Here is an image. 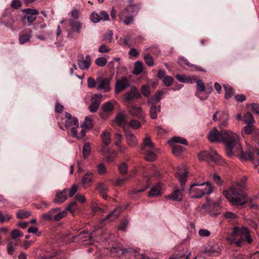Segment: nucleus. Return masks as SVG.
Wrapping results in <instances>:
<instances>
[{"label":"nucleus","mask_w":259,"mask_h":259,"mask_svg":"<svg viewBox=\"0 0 259 259\" xmlns=\"http://www.w3.org/2000/svg\"><path fill=\"white\" fill-rule=\"evenodd\" d=\"M247 180V177L243 176L239 182L231 187L229 190L224 191V195L233 205L241 206L247 202V195L244 192Z\"/></svg>","instance_id":"nucleus-1"},{"label":"nucleus","mask_w":259,"mask_h":259,"mask_svg":"<svg viewBox=\"0 0 259 259\" xmlns=\"http://www.w3.org/2000/svg\"><path fill=\"white\" fill-rule=\"evenodd\" d=\"M223 137V142L225 144L226 151L228 156L232 157L241 152L242 147L236 133L226 130L224 132Z\"/></svg>","instance_id":"nucleus-2"},{"label":"nucleus","mask_w":259,"mask_h":259,"mask_svg":"<svg viewBox=\"0 0 259 259\" xmlns=\"http://www.w3.org/2000/svg\"><path fill=\"white\" fill-rule=\"evenodd\" d=\"M138 6L133 4L132 0H129L127 7L118 13L119 21L126 25L132 24L134 17L138 14Z\"/></svg>","instance_id":"nucleus-3"},{"label":"nucleus","mask_w":259,"mask_h":259,"mask_svg":"<svg viewBox=\"0 0 259 259\" xmlns=\"http://www.w3.org/2000/svg\"><path fill=\"white\" fill-rule=\"evenodd\" d=\"M212 192V187L208 182L195 183L191 185L189 193L192 198H201L203 195L209 194Z\"/></svg>","instance_id":"nucleus-4"},{"label":"nucleus","mask_w":259,"mask_h":259,"mask_svg":"<svg viewBox=\"0 0 259 259\" xmlns=\"http://www.w3.org/2000/svg\"><path fill=\"white\" fill-rule=\"evenodd\" d=\"M232 235L233 238L232 239L231 242L236 244L237 246H241L245 240L248 243H251L252 242L249 232L246 228L234 227Z\"/></svg>","instance_id":"nucleus-5"},{"label":"nucleus","mask_w":259,"mask_h":259,"mask_svg":"<svg viewBox=\"0 0 259 259\" xmlns=\"http://www.w3.org/2000/svg\"><path fill=\"white\" fill-rule=\"evenodd\" d=\"M198 157L200 160L213 161L217 164H222L224 163L222 157L213 149H211L210 152L207 151L201 152Z\"/></svg>","instance_id":"nucleus-6"},{"label":"nucleus","mask_w":259,"mask_h":259,"mask_svg":"<svg viewBox=\"0 0 259 259\" xmlns=\"http://www.w3.org/2000/svg\"><path fill=\"white\" fill-rule=\"evenodd\" d=\"M112 253H117V254H125L126 253L131 252L134 256L135 259H150L148 256H145L143 253H140L137 250L133 248H121L117 247H112L111 249Z\"/></svg>","instance_id":"nucleus-7"},{"label":"nucleus","mask_w":259,"mask_h":259,"mask_svg":"<svg viewBox=\"0 0 259 259\" xmlns=\"http://www.w3.org/2000/svg\"><path fill=\"white\" fill-rule=\"evenodd\" d=\"M130 81L126 76L117 79L115 84L114 92L118 94L130 86Z\"/></svg>","instance_id":"nucleus-8"},{"label":"nucleus","mask_w":259,"mask_h":259,"mask_svg":"<svg viewBox=\"0 0 259 259\" xmlns=\"http://www.w3.org/2000/svg\"><path fill=\"white\" fill-rule=\"evenodd\" d=\"M22 11L25 13L23 19L27 20L29 23L28 25H31L32 24L36 18V15L39 14L38 11L36 9L29 8L23 9Z\"/></svg>","instance_id":"nucleus-9"},{"label":"nucleus","mask_w":259,"mask_h":259,"mask_svg":"<svg viewBox=\"0 0 259 259\" xmlns=\"http://www.w3.org/2000/svg\"><path fill=\"white\" fill-rule=\"evenodd\" d=\"M141 97V94L135 85H132L130 88V90L125 93L124 95V99L128 103L135 98L140 99Z\"/></svg>","instance_id":"nucleus-10"},{"label":"nucleus","mask_w":259,"mask_h":259,"mask_svg":"<svg viewBox=\"0 0 259 259\" xmlns=\"http://www.w3.org/2000/svg\"><path fill=\"white\" fill-rule=\"evenodd\" d=\"M224 133L220 132L215 127L211 130L208 136L211 142H221L223 140Z\"/></svg>","instance_id":"nucleus-11"},{"label":"nucleus","mask_w":259,"mask_h":259,"mask_svg":"<svg viewBox=\"0 0 259 259\" xmlns=\"http://www.w3.org/2000/svg\"><path fill=\"white\" fill-rule=\"evenodd\" d=\"M97 85L96 89L98 90H103L104 92L107 93L111 90L110 87V79L109 78H98L97 79Z\"/></svg>","instance_id":"nucleus-12"},{"label":"nucleus","mask_w":259,"mask_h":259,"mask_svg":"<svg viewBox=\"0 0 259 259\" xmlns=\"http://www.w3.org/2000/svg\"><path fill=\"white\" fill-rule=\"evenodd\" d=\"M147 104L151 106L149 110V114L151 118L153 119H156L158 117V114L160 112V105H156L155 103L152 102V99H149Z\"/></svg>","instance_id":"nucleus-13"},{"label":"nucleus","mask_w":259,"mask_h":259,"mask_svg":"<svg viewBox=\"0 0 259 259\" xmlns=\"http://www.w3.org/2000/svg\"><path fill=\"white\" fill-rule=\"evenodd\" d=\"M184 188L181 187V189L175 188L173 192L166 196L167 199L171 200L181 201L184 195Z\"/></svg>","instance_id":"nucleus-14"},{"label":"nucleus","mask_w":259,"mask_h":259,"mask_svg":"<svg viewBox=\"0 0 259 259\" xmlns=\"http://www.w3.org/2000/svg\"><path fill=\"white\" fill-rule=\"evenodd\" d=\"M68 189H64L62 191H58L54 199V203L61 204L67 200L68 197Z\"/></svg>","instance_id":"nucleus-15"},{"label":"nucleus","mask_w":259,"mask_h":259,"mask_svg":"<svg viewBox=\"0 0 259 259\" xmlns=\"http://www.w3.org/2000/svg\"><path fill=\"white\" fill-rule=\"evenodd\" d=\"M128 113L133 116L142 119L144 118V113L142 108L136 105H132L128 108Z\"/></svg>","instance_id":"nucleus-16"},{"label":"nucleus","mask_w":259,"mask_h":259,"mask_svg":"<svg viewBox=\"0 0 259 259\" xmlns=\"http://www.w3.org/2000/svg\"><path fill=\"white\" fill-rule=\"evenodd\" d=\"M60 210V208L56 207L51 209L48 212L42 214L41 216V220L42 221L53 222H55V213Z\"/></svg>","instance_id":"nucleus-17"},{"label":"nucleus","mask_w":259,"mask_h":259,"mask_svg":"<svg viewBox=\"0 0 259 259\" xmlns=\"http://www.w3.org/2000/svg\"><path fill=\"white\" fill-rule=\"evenodd\" d=\"M178 62L180 66H183L184 65H187L188 67L191 68L192 70H198L202 72L205 71V70L200 66L190 63L187 59L183 57H180L178 58Z\"/></svg>","instance_id":"nucleus-18"},{"label":"nucleus","mask_w":259,"mask_h":259,"mask_svg":"<svg viewBox=\"0 0 259 259\" xmlns=\"http://www.w3.org/2000/svg\"><path fill=\"white\" fill-rule=\"evenodd\" d=\"M229 114L226 111H219V126L221 128H224L228 125Z\"/></svg>","instance_id":"nucleus-19"},{"label":"nucleus","mask_w":259,"mask_h":259,"mask_svg":"<svg viewBox=\"0 0 259 259\" xmlns=\"http://www.w3.org/2000/svg\"><path fill=\"white\" fill-rule=\"evenodd\" d=\"M114 122L120 127L123 128V130L125 128V126L127 124V121L126 118L125 114L122 112H118L114 119Z\"/></svg>","instance_id":"nucleus-20"},{"label":"nucleus","mask_w":259,"mask_h":259,"mask_svg":"<svg viewBox=\"0 0 259 259\" xmlns=\"http://www.w3.org/2000/svg\"><path fill=\"white\" fill-rule=\"evenodd\" d=\"M124 132L127 144L130 147H135L137 145V139L134 134L128 129H124Z\"/></svg>","instance_id":"nucleus-21"},{"label":"nucleus","mask_w":259,"mask_h":259,"mask_svg":"<svg viewBox=\"0 0 259 259\" xmlns=\"http://www.w3.org/2000/svg\"><path fill=\"white\" fill-rule=\"evenodd\" d=\"M123 211L121 208L117 207L114 208L113 211H111L105 218V220H109L110 221H114L117 219L121 212Z\"/></svg>","instance_id":"nucleus-22"},{"label":"nucleus","mask_w":259,"mask_h":259,"mask_svg":"<svg viewBox=\"0 0 259 259\" xmlns=\"http://www.w3.org/2000/svg\"><path fill=\"white\" fill-rule=\"evenodd\" d=\"M207 255H218L221 252V249L217 246H208L203 251Z\"/></svg>","instance_id":"nucleus-23"},{"label":"nucleus","mask_w":259,"mask_h":259,"mask_svg":"<svg viewBox=\"0 0 259 259\" xmlns=\"http://www.w3.org/2000/svg\"><path fill=\"white\" fill-rule=\"evenodd\" d=\"M161 185L160 183H156L150 189L148 193L149 197H156L161 194Z\"/></svg>","instance_id":"nucleus-24"},{"label":"nucleus","mask_w":259,"mask_h":259,"mask_svg":"<svg viewBox=\"0 0 259 259\" xmlns=\"http://www.w3.org/2000/svg\"><path fill=\"white\" fill-rule=\"evenodd\" d=\"M78 66L81 70H87L90 66L89 61H85L83 55L78 56Z\"/></svg>","instance_id":"nucleus-25"},{"label":"nucleus","mask_w":259,"mask_h":259,"mask_svg":"<svg viewBox=\"0 0 259 259\" xmlns=\"http://www.w3.org/2000/svg\"><path fill=\"white\" fill-rule=\"evenodd\" d=\"M154 144L152 142L151 139L147 137L144 139L143 145L141 147L140 151L142 153H144V151L145 150L146 148H148L149 150H151L154 148Z\"/></svg>","instance_id":"nucleus-26"},{"label":"nucleus","mask_w":259,"mask_h":259,"mask_svg":"<svg viewBox=\"0 0 259 259\" xmlns=\"http://www.w3.org/2000/svg\"><path fill=\"white\" fill-rule=\"evenodd\" d=\"M101 137L103 143L105 146H108L111 143V134L107 130L102 132L101 134Z\"/></svg>","instance_id":"nucleus-27"},{"label":"nucleus","mask_w":259,"mask_h":259,"mask_svg":"<svg viewBox=\"0 0 259 259\" xmlns=\"http://www.w3.org/2000/svg\"><path fill=\"white\" fill-rule=\"evenodd\" d=\"M69 25L73 29L80 33L82 29V24L78 21L71 19L69 20Z\"/></svg>","instance_id":"nucleus-28"},{"label":"nucleus","mask_w":259,"mask_h":259,"mask_svg":"<svg viewBox=\"0 0 259 259\" xmlns=\"http://www.w3.org/2000/svg\"><path fill=\"white\" fill-rule=\"evenodd\" d=\"M97 190L99 192L102 197L107 199V193L108 192V187L103 184H99L97 187Z\"/></svg>","instance_id":"nucleus-29"},{"label":"nucleus","mask_w":259,"mask_h":259,"mask_svg":"<svg viewBox=\"0 0 259 259\" xmlns=\"http://www.w3.org/2000/svg\"><path fill=\"white\" fill-rule=\"evenodd\" d=\"M177 79L181 82H190L193 83L195 82V79L194 78H189L184 75L177 74L176 76Z\"/></svg>","instance_id":"nucleus-30"},{"label":"nucleus","mask_w":259,"mask_h":259,"mask_svg":"<svg viewBox=\"0 0 259 259\" xmlns=\"http://www.w3.org/2000/svg\"><path fill=\"white\" fill-rule=\"evenodd\" d=\"M176 177H177L180 181L181 187L184 188V186L185 185V182L187 180V173L186 171H185L182 174H180L179 172H177L176 174Z\"/></svg>","instance_id":"nucleus-31"},{"label":"nucleus","mask_w":259,"mask_h":259,"mask_svg":"<svg viewBox=\"0 0 259 259\" xmlns=\"http://www.w3.org/2000/svg\"><path fill=\"white\" fill-rule=\"evenodd\" d=\"M92 103L89 106V110L92 113L96 112L100 105V102L95 98H92Z\"/></svg>","instance_id":"nucleus-32"},{"label":"nucleus","mask_w":259,"mask_h":259,"mask_svg":"<svg viewBox=\"0 0 259 259\" xmlns=\"http://www.w3.org/2000/svg\"><path fill=\"white\" fill-rule=\"evenodd\" d=\"M224 88L226 92L225 95V99H230L234 94L232 87L229 84H224Z\"/></svg>","instance_id":"nucleus-33"},{"label":"nucleus","mask_w":259,"mask_h":259,"mask_svg":"<svg viewBox=\"0 0 259 259\" xmlns=\"http://www.w3.org/2000/svg\"><path fill=\"white\" fill-rule=\"evenodd\" d=\"M85 233H86V232L84 230L82 231L79 235L76 236L74 238H78V239L81 240L82 241H85L87 240L88 238L91 240L94 237V232H92L87 236L84 235Z\"/></svg>","instance_id":"nucleus-34"},{"label":"nucleus","mask_w":259,"mask_h":259,"mask_svg":"<svg viewBox=\"0 0 259 259\" xmlns=\"http://www.w3.org/2000/svg\"><path fill=\"white\" fill-rule=\"evenodd\" d=\"M143 69V64L140 61H136L134 65L133 73L135 75H139L141 73Z\"/></svg>","instance_id":"nucleus-35"},{"label":"nucleus","mask_w":259,"mask_h":259,"mask_svg":"<svg viewBox=\"0 0 259 259\" xmlns=\"http://www.w3.org/2000/svg\"><path fill=\"white\" fill-rule=\"evenodd\" d=\"M31 36V32L29 33L20 34L19 36V42L21 44H25L30 40Z\"/></svg>","instance_id":"nucleus-36"},{"label":"nucleus","mask_w":259,"mask_h":259,"mask_svg":"<svg viewBox=\"0 0 259 259\" xmlns=\"http://www.w3.org/2000/svg\"><path fill=\"white\" fill-rule=\"evenodd\" d=\"M65 125L66 128L73 125L79 127V122L77 118L73 117L71 119L66 120Z\"/></svg>","instance_id":"nucleus-37"},{"label":"nucleus","mask_w":259,"mask_h":259,"mask_svg":"<svg viewBox=\"0 0 259 259\" xmlns=\"http://www.w3.org/2000/svg\"><path fill=\"white\" fill-rule=\"evenodd\" d=\"M91 149L90 143L88 142L85 143L83 146L82 149L83 157L84 159H86L90 155Z\"/></svg>","instance_id":"nucleus-38"},{"label":"nucleus","mask_w":259,"mask_h":259,"mask_svg":"<svg viewBox=\"0 0 259 259\" xmlns=\"http://www.w3.org/2000/svg\"><path fill=\"white\" fill-rule=\"evenodd\" d=\"M169 143H181L182 144L186 145H187V142L186 139L183 138L179 137H174L171 138L169 141Z\"/></svg>","instance_id":"nucleus-39"},{"label":"nucleus","mask_w":259,"mask_h":259,"mask_svg":"<svg viewBox=\"0 0 259 259\" xmlns=\"http://www.w3.org/2000/svg\"><path fill=\"white\" fill-rule=\"evenodd\" d=\"M113 32L111 30H107L102 37V40L111 42L113 38Z\"/></svg>","instance_id":"nucleus-40"},{"label":"nucleus","mask_w":259,"mask_h":259,"mask_svg":"<svg viewBox=\"0 0 259 259\" xmlns=\"http://www.w3.org/2000/svg\"><path fill=\"white\" fill-rule=\"evenodd\" d=\"M17 246V242L13 243L12 242L9 241L7 244V252L9 254H13L15 250V247Z\"/></svg>","instance_id":"nucleus-41"},{"label":"nucleus","mask_w":259,"mask_h":259,"mask_svg":"<svg viewBox=\"0 0 259 259\" xmlns=\"http://www.w3.org/2000/svg\"><path fill=\"white\" fill-rule=\"evenodd\" d=\"M67 215V212H66V210H63L62 211H60L56 213V212L55 213V222H58L66 217Z\"/></svg>","instance_id":"nucleus-42"},{"label":"nucleus","mask_w":259,"mask_h":259,"mask_svg":"<svg viewBox=\"0 0 259 259\" xmlns=\"http://www.w3.org/2000/svg\"><path fill=\"white\" fill-rule=\"evenodd\" d=\"M149 180H150V178L148 177L146 179L147 184L145 186H144L143 188H141V189L135 188L131 191V193L136 194L138 193L142 192L144 191L145 190H146L148 188H149V187L150 186V183L149 182Z\"/></svg>","instance_id":"nucleus-43"},{"label":"nucleus","mask_w":259,"mask_h":259,"mask_svg":"<svg viewBox=\"0 0 259 259\" xmlns=\"http://www.w3.org/2000/svg\"><path fill=\"white\" fill-rule=\"evenodd\" d=\"M30 212L29 211H25L21 210L17 213V217L18 219H26L30 215Z\"/></svg>","instance_id":"nucleus-44"},{"label":"nucleus","mask_w":259,"mask_h":259,"mask_svg":"<svg viewBox=\"0 0 259 259\" xmlns=\"http://www.w3.org/2000/svg\"><path fill=\"white\" fill-rule=\"evenodd\" d=\"M237 155H240L241 156L242 158H243L246 160H252L254 158L253 153L251 152L243 153L242 151L239 154Z\"/></svg>","instance_id":"nucleus-45"},{"label":"nucleus","mask_w":259,"mask_h":259,"mask_svg":"<svg viewBox=\"0 0 259 259\" xmlns=\"http://www.w3.org/2000/svg\"><path fill=\"white\" fill-rule=\"evenodd\" d=\"M142 94L146 97H149L151 94L150 87L147 84H144L142 86L141 89Z\"/></svg>","instance_id":"nucleus-46"},{"label":"nucleus","mask_w":259,"mask_h":259,"mask_svg":"<svg viewBox=\"0 0 259 259\" xmlns=\"http://www.w3.org/2000/svg\"><path fill=\"white\" fill-rule=\"evenodd\" d=\"M93 174L92 172L86 173L82 178V182L83 184H88L92 181Z\"/></svg>","instance_id":"nucleus-47"},{"label":"nucleus","mask_w":259,"mask_h":259,"mask_svg":"<svg viewBox=\"0 0 259 259\" xmlns=\"http://www.w3.org/2000/svg\"><path fill=\"white\" fill-rule=\"evenodd\" d=\"M163 94V92L161 91H157L155 93L154 96L150 99L152 100V102H159L162 99Z\"/></svg>","instance_id":"nucleus-48"},{"label":"nucleus","mask_w":259,"mask_h":259,"mask_svg":"<svg viewBox=\"0 0 259 259\" xmlns=\"http://www.w3.org/2000/svg\"><path fill=\"white\" fill-rule=\"evenodd\" d=\"M144 60L146 64L149 66H152L154 65L153 57L149 54H146L144 57Z\"/></svg>","instance_id":"nucleus-49"},{"label":"nucleus","mask_w":259,"mask_h":259,"mask_svg":"<svg viewBox=\"0 0 259 259\" xmlns=\"http://www.w3.org/2000/svg\"><path fill=\"white\" fill-rule=\"evenodd\" d=\"M103 110L104 112H109L113 110L114 106L110 102H107L104 104L102 106Z\"/></svg>","instance_id":"nucleus-50"},{"label":"nucleus","mask_w":259,"mask_h":259,"mask_svg":"<svg viewBox=\"0 0 259 259\" xmlns=\"http://www.w3.org/2000/svg\"><path fill=\"white\" fill-rule=\"evenodd\" d=\"M118 170L122 175L126 174L128 170L127 164L124 162H122L118 165Z\"/></svg>","instance_id":"nucleus-51"},{"label":"nucleus","mask_w":259,"mask_h":259,"mask_svg":"<svg viewBox=\"0 0 259 259\" xmlns=\"http://www.w3.org/2000/svg\"><path fill=\"white\" fill-rule=\"evenodd\" d=\"M81 127L85 128L86 129L91 128L92 127V121L90 118L88 117H86L85 118V120L81 124Z\"/></svg>","instance_id":"nucleus-52"},{"label":"nucleus","mask_w":259,"mask_h":259,"mask_svg":"<svg viewBox=\"0 0 259 259\" xmlns=\"http://www.w3.org/2000/svg\"><path fill=\"white\" fill-rule=\"evenodd\" d=\"M107 59L104 57H99L95 60V63L97 65L103 67L107 64Z\"/></svg>","instance_id":"nucleus-53"},{"label":"nucleus","mask_w":259,"mask_h":259,"mask_svg":"<svg viewBox=\"0 0 259 259\" xmlns=\"http://www.w3.org/2000/svg\"><path fill=\"white\" fill-rule=\"evenodd\" d=\"M12 219V215L7 213L4 214L2 211H0V223H4L5 222H8Z\"/></svg>","instance_id":"nucleus-54"},{"label":"nucleus","mask_w":259,"mask_h":259,"mask_svg":"<svg viewBox=\"0 0 259 259\" xmlns=\"http://www.w3.org/2000/svg\"><path fill=\"white\" fill-rule=\"evenodd\" d=\"M128 125L134 129H138L141 125L140 122L136 119H132L130 120L128 123Z\"/></svg>","instance_id":"nucleus-55"},{"label":"nucleus","mask_w":259,"mask_h":259,"mask_svg":"<svg viewBox=\"0 0 259 259\" xmlns=\"http://www.w3.org/2000/svg\"><path fill=\"white\" fill-rule=\"evenodd\" d=\"M145 154V159L147 161H152L155 158L156 155L153 151L147 150Z\"/></svg>","instance_id":"nucleus-56"},{"label":"nucleus","mask_w":259,"mask_h":259,"mask_svg":"<svg viewBox=\"0 0 259 259\" xmlns=\"http://www.w3.org/2000/svg\"><path fill=\"white\" fill-rule=\"evenodd\" d=\"M246 125L244 127V131L247 135H250L254 131V127L252 123H246Z\"/></svg>","instance_id":"nucleus-57"},{"label":"nucleus","mask_w":259,"mask_h":259,"mask_svg":"<svg viewBox=\"0 0 259 259\" xmlns=\"http://www.w3.org/2000/svg\"><path fill=\"white\" fill-rule=\"evenodd\" d=\"M244 121L246 123H252L254 118L250 112H247L244 116Z\"/></svg>","instance_id":"nucleus-58"},{"label":"nucleus","mask_w":259,"mask_h":259,"mask_svg":"<svg viewBox=\"0 0 259 259\" xmlns=\"http://www.w3.org/2000/svg\"><path fill=\"white\" fill-rule=\"evenodd\" d=\"M87 83L88 87L89 88H96L97 85V80H95L94 78L91 77L88 78Z\"/></svg>","instance_id":"nucleus-59"},{"label":"nucleus","mask_w":259,"mask_h":259,"mask_svg":"<svg viewBox=\"0 0 259 259\" xmlns=\"http://www.w3.org/2000/svg\"><path fill=\"white\" fill-rule=\"evenodd\" d=\"M76 203L75 201H72L68 205L65 210H66L67 212L68 211H69L70 212L73 213L76 210Z\"/></svg>","instance_id":"nucleus-60"},{"label":"nucleus","mask_w":259,"mask_h":259,"mask_svg":"<svg viewBox=\"0 0 259 259\" xmlns=\"http://www.w3.org/2000/svg\"><path fill=\"white\" fill-rule=\"evenodd\" d=\"M23 235V233L18 229H14L11 232L12 238L15 239Z\"/></svg>","instance_id":"nucleus-61"},{"label":"nucleus","mask_w":259,"mask_h":259,"mask_svg":"<svg viewBox=\"0 0 259 259\" xmlns=\"http://www.w3.org/2000/svg\"><path fill=\"white\" fill-rule=\"evenodd\" d=\"M174 79L170 76H166L163 79V82L166 87L170 86L173 82Z\"/></svg>","instance_id":"nucleus-62"},{"label":"nucleus","mask_w":259,"mask_h":259,"mask_svg":"<svg viewBox=\"0 0 259 259\" xmlns=\"http://www.w3.org/2000/svg\"><path fill=\"white\" fill-rule=\"evenodd\" d=\"M250 107L252 111L254 113L259 114V104L257 103H251L246 105V107Z\"/></svg>","instance_id":"nucleus-63"},{"label":"nucleus","mask_w":259,"mask_h":259,"mask_svg":"<svg viewBox=\"0 0 259 259\" xmlns=\"http://www.w3.org/2000/svg\"><path fill=\"white\" fill-rule=\"evenodd\" d=\"M97 171L100 175H104L106 172V168L103 163H100L97 166Z\"/></svg>","instance_id":"nucleus-64"}]
</instances>
